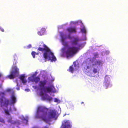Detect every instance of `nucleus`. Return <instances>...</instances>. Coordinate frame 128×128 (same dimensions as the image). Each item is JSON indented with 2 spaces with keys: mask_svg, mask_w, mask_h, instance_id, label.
<instances>
[{
  "mask_svg": "<svg viewBox=\"0 0 128 128\" xmlns=\"http://www.w3.org/2000/svg\"><path fill=\"white\" fill-rule=\"evenodd\" d=\"M48 109L45 107L40 106L38 107L36 117L41 118L46 122L48 123L51 121V119H57L58 117L57 111L55 109Z\"/></svg>",
  "mask_w": 128,
  "mask_h": 128,
  "instance_id": "f257e3e1",
  "label": "nucleus"
},
{
  "mask_svg": "<svg viewBox=\"0 0 128 128\" xmlns=\"http://www.w3.org/2000/svg\"><path fill=\"white\" fill-rule=\"evenodd\" d=\"M60 34L62 44L66 48L67 50L65 52L66 57L68 58L72 57L80 49L78 48L75 46L78 44V42L79 40L78 39L75 38L73 40L70 41L71 44L70 46H69L68 45L67 42L64 41V40H66L67 38L71 40V37L70 35H68V38L65 36L64 34L62 32H60Z\"/></svg>",
  "mask_w": 128,
  "mask_h": 128,
  "instance_id": "f03ea898",
  "label": "nucleus"
},
{
  "mask_svg": "<svg viewBox=\"0 0 128 128\" xmlns=\"http://www.w3.org/2000/svg\"><path fill=\"white\" fill-rule=\"evenodd\" d=\"M42 47L43 48H38V50L42 52L44 51L43 56L44 59L51 60L52 62L55 61L56 60V58L49 48L44 44H43Z\"/></svg>",
  "mask_w": 128,
  "mask_h": 128,
  "instance_id": "7ed1b4c3",
  "label": "nucleus"
},
{
  "mask_svg": "<svg viewBox=\"0 0 128 128\" xmlns=\"http://www.w3.org/2000/svg\"><path fill=\"white\" fill-rule=\"evenodd\" d=\"M47 83L46 80L40 81L38 86L40 90L41 91H44L45 92H55V88L52 86L48 87L45 86Z\"/></svg>",
  "mask_w": 128,
  "mask_h": 128,
  "instance_id": "20e7f679",
  "label": "nucleus"
},
{
  "mask_svg": "<svg viewBox=\"0 0 128 128\" xmlns=\"http://www.w3.org/2000/svg\"><path fill=\"white\" fill-rule=\"evenodd\" d=\"M13 70L10 71V74L7 76V77L10 79H13L16 76H17L19 74V70L16 66H14L12 68Z\"/></svg>",
  "mask_w": 128,
  "mask_h": 128,
  "instance_id": "39448f33",
  "label": "nucleus"
},
{
  "mask_svg": "<svg viewBox=\"0 0 128 128\" xmlns=\"http://www.w3.org/2000/svg\"><path fill=\"white\" fill-rule=\"evenodd\" d=\"M28 79L30 81L34 82H35L36 84L38 83L40 80V78L39 76H35L34 75L32 76L29 77Z\"/></svg>",
  "mask_w": 128,
  "mask_h": 128,
  "instance_id": "423d86ee",
  "label": "nucleus"
},
{
  "mask_svg": "<svg viewBox=\"0 0 128 128\" xmlns=\"http://www.w3.org/2000/svg\"><path fill=\"white\" fill-rule=\"evenodd\" d=\"M0 105L2 107L5 106L6 108H7L9 103V100L6 98H5L4 102L2 99H0Z\"/></svg>",
  "mask_w": 128,
  "mask_h": 128,
  "instance_id": "0eeeda50",
  "label": "nucleus"
},
{
  "mask_svg": "<svg viewBox=\"0 0 128 128\" xmlns=\"http://www.w3.org/2000/svg\"><path fill=\"white\" fill-rule=\"evenodd\" d=\"M10 102V105H14L16 102V99L15 96L14 95H12L11 97Z\"/></svg>",
  "mask_w": 128,
  "mask_h": 128,
  "instance_id": "6e6552de",
  "label": "nucleus"
},
{
  "mask_svg": "<svg viewBox=\"0 0 128 128\" xmlns=\"http://www.w3.org/2000/svg\"><path fill=\"white\" fill-rule=\"evenodd\" d=\"M42 98L44 100H46L50 101L52 100V98L47 94H45L44 96H42Z\"/></svg>",
  "mask_w": 128,
  "mask_h": 128,
  "instance_id": "1a4fd4ad",
  "label": "nucleus"
},
{
  "mask_svg": "<svg viewBox=\"0 0 128 128\" xmlns=\"http://www.w3.org/2000/svg\"><path fill=\"white\" fill-rule=\"evenodd\" d=\"M25 76L24 74L21 75L19 78L21 80L22 82L24 84H25L27 82L26 80L25 79Z\"/></svg>",
  "mask_w": 128,
  "mask_h": 128,
  "instance_id": "9d476101",
  "label": "nucleus"
},
{
  "mask_svg": "<svg viewBox=\"0 0 128 128\" xmlns=\"http://www.w3.org/2000/svg\"><path fill=\"white\" fill-rule=\"evenodd\" d=\"M70 33L76 32V31L75 27H70L66 29Z\"/></svg>",
  "mask_w": 128,
  "mask_h": 128,
  "instance_id": "9b49d317",
  "label": "nucleus"
},
{
  "mask_svg": "<svg viewBox=\"0 0 128 128\" xmlns=\"http://www.w3.org/2000/svg\"><path fill=\"white\" fill-rule=\"evenodd\" d=\"M64 128H71V126L68 120L64 121Z\"/></svg>",
  "mask_w": 128,
  "mask_h": 128,
  "instance_id": "f8f14e48",
  "label": "nucleus"
},
{
  "mask_svg": "<svg viewBox=\"0 0 128 128\" xmlns=\"http://www.w3.org/2000/svg\"><path fill=\"white\" fill-rule=\"evenodd\" d=\"M45 31V29L44 28H42L38 32V34L40 36H42L44 35V33Z\"/></svg>",
  "mask_w": 128,
  "mask_h": 128,
  "instance_id": "ddd939ff",
  "label": "nucleus"
},
{
  "mask_svg": "<svg viewBox=\"0 0 128 128\" xmlns=\"http://www.w3.org/2000/svg\"><path fill=\"white\" fill-rule=\"evenodd\" d=\"M74 68L73 67V66H70L69 67L68 71L72 72L73 73L74 72Z\"/></svg>",
  "mask_w": 128,
  "mask_h": 128,
  "instance_id": "4468645a",
  "label": "nucleus"
},
{
  "mask_svg": "<svg viewBox=\"0 0 128 128\" xmlns=\"http://www.w3.org/2000/svg\"><path fill=\"white\" fill-rule=\"evenodd\" d=\"M102 64V62L100 60L97 61L95 63L96 65H100Z\"/></svg>",
  "mask_w": 128,
  "mask_h": 128,
  "instance_id": "2eb2a0df",
  "label": "nucleus"
},
{
  "mask_svg": "<svg viewBox=\"0 0 128 128\" xmlns=\"http://www.w3.org/2000/svg\"><path fill=\"white\" fill-rule=\"evenodd\" d=\"M81 30L82 32L86 33V31L85 28L84 27L81 29Z\"/></svg>",
  "mask_w": 128,
  "mask_h": 128,
  "instance_id": "dca6fc26",
  "label": "nucleus"
},
{
  "mask_svg": "<svg viewBox=\"0 0 128 128\" xmlns=\"http://www.w3.org/2000/svg\"><path fill=\"white\" fill-rule=\"evenodd\" d=\"M90 66H85L84 67V70L86 71V70H88V69L90 68Z\"/></svg>",
  "mask_w": 128,
  "mask_h": 128,
  "instance_id": "f3484780",
  "label": "nucleus"
},
{
  "mask_svg": "<svg viewBox=\"0 0 128 128\" xmlns=\"http://www.w3.org/2000/svg\"><path fill=\"white\" fill-rule=\"evenodd\" d=\"M32 55L33 58H35V56L36 54V52L34 51H32L31 53Z\"/></svg>",
  "mask_w": 128,
  "mask_h": 128,
  "instance_id": "a211bd4d",
  "label": "nucleus"
},
{
  "mask_svg": "<svg viewBox=\"0 0 128 128\" xmlns=\"http://www.w3.org/2000/svg\"><path fill=\"white\" fill-rule=\"evenodd\" d=\"M4 110L6 114L8 115H10V113H9V111L8 110L5 109Z\"/></svg>",
  "mask_w": 128,
  "mask_h": 128,
  "instance_id": "6ab92c4d",
  "label": "nucleus"
},
{
  "mask_svg": "<svg viewBox=\"0 0 128 128\" xmlns=\"http://www.w3.org/2000/svg\"><path fill=\"white\" fill-rule=\"evenodd\" d=\"M93 72L94 73H96L98 72L97 70L95 68H94L93 70Z\"/></svg>",
  "mask_w": 128,
  "mask_h": 128,
  "instance_id": "aec40b11",
  "label": "nucleus"
},
{
  "mask_svg": "<svg viewBox=\"0 0 128 128\" xmlns=\"http://www.w3.org/2000/svg\"><path fill=\"white\" fill-rule=\"evenodd\" d=\"M8 121L9 122L13 123L12 122V118H10V119H9Z\"/></svg>",
  "mask_w": 128,
  "mask_h": 128,
  "instance_id": "412c9836",
  "label": "nucleus"
},
{
  "mask_svg": "<svg viewBox=\"0 0 128 128\" xmlns=\"http://www.w3.org/2000/svg\"><path fill=\"white\" fill-rule=\"evenodd\" d=\"M28 48H30L32 47V45L31 44H29L27 46Z\"/></svg>",
  "mask_w": 128,
  "mask_h": 128,
  "instance_id": "4be33fe9",
  "label": "nucleus"
},
{
  "mask_svg": "<svg viewBox=\"0 0 128 128\" xmlns=\"http://www.w3.org/2000/svg\"><path fill=\"white\" fill-rule=\"evenodd\" d=\"M58 100L57 98H55L54 100V102H58Z\"/></svg>",
  "mask_w": 128,
  "mask_h": 128,
  "instance_id": "5701e85b",
  "label": "nucleus"
},
{
  "mask_svg": "<svg viewBox=\"0 0 128 128\" xmlns=\"http://www.w3.org/2000/svg\"><path fill=\"white\" fill-rule=\"evenodd\" d=\"M32 88H33L34 89H36L37 88V87L36 86H33Z\"/></svg>",
  "mask_w": 128,
  "mask_h": 128,
  "instance_id": "b1692460",
  "label": "nucleus"
},
{
  "mask_svg": "<svg viewBox=\"0 0 128 128\" xmlns=\"http://www.w3.org/2000/svg\"><path fill=\"white\" fill-rule=\"evenodd\" d=\"M1 118H0V121L2 122H4V120H3V119H2V120H1Z\"/></svg>",
  "mask_w": 128,
  "mask_h": 128,
  "instance_id": "393cba45",
  "label": "nucleus"
},
{
  "mask_svg": "<svg viewBox=\"0 0 128 128\" xmlns=\"http://www.w3.org/2000/svg\"><path fill=\"white\" fill-rule=\"evenodd\" d=\"M9 111L10 112H12V110L11 107H10V109H9Z\"/></svg>",
  "mask_w": 128,
  "mask_h": 128,
  "instance_id": "a878e982",
  "label": "nucleus"
},
{
  "mask_svg": "<svg viewBox=\"0 0 128 128\" xmlns=\"http://www.w3.org/2000/svg\"><path fill=\"white\" fill-rule=\"evenodd\" d=\"M22 120H26V122H28V120H27V119H25V118H23L22 119Z\"/></svg>",
  "mask_w": 128,
  "mask_h": 128,
  "instance_id": "bb28decb",
  "label": "nucleus"
},
{
  "mask_svg": "<svg viewBox=\"0 0 128 128\" xmlns=\"http://www.w3.org/2000/svg\"><path fill=\"white\" fill-rule=\"evenodd\" d=\"M0 30H1L2 32H4V30L2 28H0Z\"/></svg>",
  "mask_w": 128,
  "mask_h": 128,
  "instance_id": "cd10ccee",
  "label": "nucleus"
},
{
  "mask_svg": "<svg viewBox=\"0 0 128 128\" xmlns=\"http://www.w3.org/2000/svg\"><path fill=\"white\" fill-rule=\"evenodd\" d=\"M13 110L14 111H16V109L14 107L13 108Z\"/></svg>",
  "mask_w": 128,
  "mask_h": 128,
  "instance_id": "c85d7f7f",
  "label": "nucleus"
},
{
  "mask_svg": "<svg viewBox=\"0 0 128 128\" xmlns=\"http://www.w3.org/2000/svg\"><path fill=\"white\" fill-rule=\"evenodd\" d=\"M32 128H40V127L38 126H34Z\"/></svg>",
  "mask_w": 128,
  "mask_h": 128,
  "instance_id": "c756f323",
  "label": "nucleus"
},
{
  "mask_svg": "<svg viewBox=\"0 0 128 128\" xmlns=\"http://www.w3.org/2000/svg\"><path fill=\"white\" fill-rule=\"evenodd\" d=\"M25 90L27 92H28L30 91V90L28 89H26Z\"/></svg>",
  "mask_w": 128,
  "mask_h": 128,
  "instance_id": "7c9ffc66",
  "label": "nucleus"
},
{
  "mask_svg": "<svg viewBox=\"0 0 128 128\" xmlns=\"http://www.w3.org/2000/svg\"><path fill=\"white\" fill-rule=\"evenodd\" d=\"M75 62H74L73 63L74 66L75 67H76V64H75L74 63H75Z\"/></svg>",
  "mask_w": 128,
  "mask_h": 128,
  "instance_id": "2f4dec72",
  "label": "nucleus"
},
{
  "mask_svg": "<svg viewBox=\"0 0 128 128\" xmlns=\"http://www.w3.org/2000/svg\"><path fill=\"white\" fill-rule=\"evenodd\" d=\"M48 127L47 126H45L42 128H48Z\"/></svg>",
  "mask_w": 128,
  "mask_h": 128,
  "instance_id": "473e14b6",
  "label": "nucleus"
},
{
  "mask_svg": "<svg viewBox=\"0 0 128 128\" xmlns=\"http://www.w3.org/2000/svg\"><path fill=\"white\" fill-rule=\"evenodd\" d=\"M38 54H39V53H36V55H38Z\"/></svg>",
  "mask_w": 128,
  "mask_h": 128,
  "instance_id": "72a5a7b5",
  "label": "nucleus"
},
{
  "mask_svg": "<svg viewBox=\"0 0 128 128\" xmlns=\"http://www.w3.org/2000/svg\"><path fill=\"white\" fill-rule=\"evenodd\" d=\"M84 103V102H81V104H83Z\"/></svg>",
  "mask_w": 128,
  "mask_h": 128,
  "instance_id": "f704fd0d",
  "label": "nucleus"
},
{
  "mask_svg": "<svg viewBox=\"0 0 128 128\" xmlns=\"http://www.w3.org/2000/svg\"><path fill=\"white\" fill-rule=\"evenodd\" d=\"M1 87V85H0V88Z\"/></svg>",
  "mask_w": 128,
  "mask_h": 128,
  "instance_id": "c9c22d12",
  "label": "nucleus"
}]
</instances>
